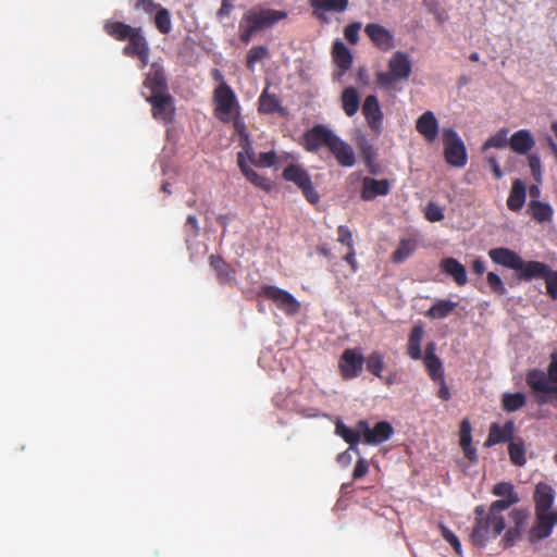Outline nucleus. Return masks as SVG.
<instances>
[{"mask_svg": "<svg viewBox=\"0 0 557 557\" xmlns=\"http://www.w3.org/2000/svg\"><path fill=\"white\" fill-rule=\"evenodd\" d=\"M286 16L285 11L267 9L260 5L249 9L239 21V40L248 45L257 33L271 28Z\"/></svg>", "mask_w": 557, "mask_h": 557, "instance_id": "nucleus-1", "label": "nucleus"}, {"mask_svg": "<svg viewBox=\"0 0 557 557\" xmlns=\"http://www.w3.org/2000/svg\"><path fill=\"white\" fill-rule=\"evenodd\" d=\"M475 523L471 533V542L474 546L484 547L491 539H496L506 528L502 512L485 511L483 505L474 508Z\"/></svg>", "mask_w": 557, "mask_h": 557, "instance_id": "nucleus-2", "label": "nucleus"}, {"mask_svg": "<svg viewBox=\"0 0 557 557\" xmlns=\"http://www.w3.org/2000/svg\"><path fill=\"white\" fill-rule=\"evenodd\" d=\"M388 71H380L375 74L377 86L384 90H393L399 82L409 79L412 65L409 55L403 51H396L388 61Z\"/></svg>", "mask_w": 557, "mask_h": 557, "instance_id": "nucleus-3", "label": "nucleus"}, {"mask_svg": "<svg viewBox=\"0 0 557 557\" xmlns=\"http://www.w3.org/2000/svg\"><path fill=\"white\" fill-rule=\"evenodd\" d=\"M213 103L214 115L223 123H230L233 114L240 111L236 95L225 81H222L214 89Z\"/></svg>", "mask_w": 557, "mask_h": 557, "instance_id": "nucleus-4", "label": "nucleus"}, {"mask_svg": "<svg viewBox=\"0 0 557 557\" xmlns=\"http://www.w3.org/2000/svg\"><path fill=\"white\" fill-rule=\"evenodd\" d=\"M442 139L446 162L455 168L465 166L467 164V150L458 133L451 127L443 128Z\"/></svg>", "mask_w": 557, "mask_h": 557, "instance_id": "nucleus-5", "label": "nucleus"}, {"mask_svg": "<svg viewBox=\"0 0 557 557\" xmlns=\"http://www.w3.org/2000/svg\"><path fill=\"white\" fill-rule=\"evenodd\" d=\"M282 177L287 182L294 183L302 191L307 201L312 205L319 202L320 195L312 184L311 176L301 165H287L282 173Z\"/></svg>", "mask_w": 557, "mask_h": 557, "instance_id": "nucleus-6", "label": "nucleus"}, {"mask_svg": "<svg viewBox=\"0 0 557 557\" xmlns=\"http://www.w3.org/2000/svg\"><path fill=\"white\" fill-rule=\"evenodd\" d=\"M258 296H263L273 301L280 310L288 315L296 314L300 309V304L289 292L274 285H262L258 292Z\"/></svg>", "mask_w": 557, "mask_h": 557, "instance_id": "nucleus-7", "label": "nucleus"}, {"mask_svg": "<svg viewBox=\"0 0 557 557\" xmlns=\"http://www.w3.org/2000/svg\"><path fill=\"white\" fill-rule=\"evenodd\" d=\"M151 104L152 117L164 124L172 123L175 115L173 97L169 94L150 95L146 98Z\"/></svg>", "mask_w": 557, "mask_h": 557, "instance_id": "nucleus-8", "label": "nucleus"}, {"mask_svg": "<svg viewBox=\"0 0 557 557\" xmlns=\"http://www.w3.org/2000/svg\"><path fill=\"white\" fill-rule=\"evenodd\" d=\"M335 133L323 124H315L305 132L302 146L308 152H317L322 147H329Z\"/></svg>", "mask_w": 557, "mask_h": 557, "instance_id": "nucleus-9", "label": "nucleus"}, {"mask_svg": "<svg viewBox=\"0 0 557 557\" xmlns=\"http://www.w3.org/2000/svg\"><path fill=\"white\" fill-rule=\"evenodd\" d=\"M363 363L364 357L358 349H345L338 362L341 376L344 380H351L359 376L362 372Z\"/></svg>", "mask_w": 557, "mask_h": 557, "instance_id": "nucleus-10", "label": "nucleus"}, {"mask_svg": "<svg viewBox=\"0 0 557 557\" xmlns=\"http://www.w3.org/2000/svg\"><path fill=\"white\" fill-rule=\"evenodd\" d=\"M358 426L360 428L363 443L368 445L384 443L389 440L394 432L391 423L386 421L377 422L371 428L367 420H360L358 421Z\"/></svg>", "mask_w": 557, "mask_h": 557, "instance_id": "nucleus-11", "label": "nucleus"}, {"mask_svg": "<svg viewBox=\"0 0 557 557\" xmlns=\"http://www.w3.org/2000/svg\"><path fill=\"white\" fill-rule=\"evenodd\" d=\"M557 525V510L535 512V524L529 532L531 543H536L548 537L554 527Z\"/></svg>", "mask_w": 557, "mask_h": 557, "instance_id": "nucleus-12", "label": "nucleus"}, {"mask_svg": "<svg viewBox=\"0 0 557 557\" xmlns=\"http://www.w3.org/2000/svg\"><path fill=\"white\" fill-rule=\"evenodd\" d=\"M525 382L535 395L537 403L545 404L548 401L546 396L550 394L552 382L543 370H529L525 376Z\"/></svg>", "mask_w": 557, "mask_h": 557, "instance_id": "nucleus-13", "label": "nucleus"}, {"mask_svg": "<svg viewBox=\"0 0 557 557\" xmlns=\"http://www.w3.org/2000/svg\"><path fill=\"white\" fill-rule=\"evenodd\" d=\"M492 493L495 496L504 497L491 504L493 513L503 512L510 506L520 502V497L510 482H499L495 484L492 488Z\"/></svg>", "mask_w": 557, "mask_h": 557, "instance_id": "nucleus-14", "label": "nucleus"}, {"mask_svg": "<svg viewBox=\"0 0 557 557\" xmlns=\"http://www.w3.org/2000/svg\"><path fill=\"white\" fill-rule=\"evenodd\" d=\"M364 33L373 46L383 52L389 51L395 47L393 33L379 23L367 24Z\"/></svg>", "mask_w": 557, "mask_h": 557, "instance_id": "nucleus-15", "label": "nucleus"}, {"mask_svg": "<svg viewBox=\"0 0 557 557\" xmlns=\"http://www.w3.org/2000/svg\"><path fill=\"white\" fill-rule=\"evenodd\" d=\"M327 149L333 154L337 163L345 168H351L356 163L354 148L335 134Z\"/></svg>", "mask_w": 557, "mask_h": 557, "instance_id": "nucleus-16", "label": "nucleus"}, {"mask_svg": "<svg viewBox=\"0 0 557 557\" xmlns=\"http://www.w3.org/2000/svg\"><path fill=\"white\" fill-rule=\"evenodd\" d=\"M362 114L368 126L375 133H380L383 124V112L376 96L369 95L366 97L362 108Z\"/></svg>", "mask_w": 557, "mask_h": 557, "instance_id": "nucleus-17", "label": "nucleus"}, {"mask_svg": "<svg viewBox=\"0 0 557 557\" xmlns=\"http://www.w3.org/2000/svg\"><path fill=\"white\" fill-rule=\"evenodd\" d=\"M144 86L150 89V95L168 92V81L162 65L159 63L151 64L150 71L144 81Z\"/></svg>", "mask_w": 557, "mask_h": 557, "instance_id": "nucleus-18", "label": "nucleus"}, {"mask_svg": "<svg viewBox=\"0 0 557 557\" xmlns=\"http://www.w3.org/2000/svg\"><path fill=\"white\" fill-rule=\"evenodd\" d=\"M389 190L391 182L388 180H375L367 176L362 180L361 199L370 201L377 196H386Z\"/></svg>", "mask_w": 557, "mask_h": 557, "instance_id": "nucleus-19", "label": "nucleus"}, {"mask_svg": "<svg viewBox=\"0 0 557 557\" xmlns=\"http://www.w3.org/2000/svg\"><path fill=\"white\" fill-rule=\"evenodd\" d=\"M436 345L433 342L428 343L423 357V363L426 372L433 382L442 380L444 376V369L441 359L435 355Z\"/></svg>", "mask_w": 557, "mask_h": 557, "instance_id": "nucleus-20", "label": "nucleus"}, {"mask_svg": "<svg viewBox=\"0 0 557 557\" xmlns=\"http://www.w3.org/2000/svg\"><path fill=\"white\" fill-rule=\"evenodd\" d=\"M417 132L428 141L433 143L438 135V122L432 111L422 113L416 122Z\"/></svg>", "mask_w": 557, "mask_h": 557, "instance_id": "nucleus-21", "label": "nucleus"}, {"mask_svg": "<svg viewBox=\"0 0 557 557\" xmlns=\"http://www.w3.org/2000/svg\"><path fill=\"white\" fill-rule=\"evenodd\" d=\"M533 499L535 504V512L552 511L555 500V491L549 484L540 482L535 486Z\"/></svg>", "mask_w": 557, "mask_h": 557, "instance_id": "nucleus-22", "label": "nucleus"}, {"mask_svg": "<svg viewBox=\"0 0 557 557\" xmlns=\"http://www.w3.org/2000/svg\"><path fill=\"white\" fill-rule=\"evenodd\" d=\"M515 434L513 421H507L504 426L498 423H492L488 431V436L484 442V447H492L499 443L511 441Z\"/></svg>", "mask_w": 557, "mask_h": 557, "instance_id": "nucleus-23", "label": "nucleus"}, {"mask_svg": "<svg viewBox=\"0 0 557 557\" xmlns=\"http://www.w3.org/2000/svg\"><path fill=\"white\" fill-rule=\"evenodd\" d=\"M493 262L517 271L522 264V258L509 248H494L488 251Z\"/></svg>", "mask_w": 557, "mask_h": 557, "instance_id": "nucleus-24", "label": "nucleus"}, {"mask_svg": "<svg viewBox=\"0 0 557 557\" xmlns=\"http://www.w3.org/2000/svg\"><path fill=\"white\" fill-rule=\"evenodd\" d=\"M440 268L442 272L453 277L458 286H463L468 282L467 270L462 263L453 257L444 258Z\"/></svg>", "mask_w": 557, "mask_h": 557, "instance_id": "nucleus-25", "label": "nucleus"}, {"mask_svg": "<svg viewBox=\"0 0 557 557\" xmlns=\"http://www.w3.org/2000/svg\"><path fill=\"white\" fill-rule=\"evenodd\" d=\"M237 164L244 174V176L253 184L256 187H259L265 191H270L272 188V184L270 180L258 174L252 168L247 164V160L243 152L237 153Z\"/></svg>", "mask_w": 557, "mask_h": 557, "instance_id": "nucleus-26", "label": "nucleus"}, {"mask_svg": "<svg viewBox=\"0 0 557 557\" xmlns=\"http://www.w3.org/2000/svg\"><path fill=\"white\" fill-rule=\"evenodd\" d=\"M550 267L540 261H524L522 259L521 267L517 270L519 278L522 281H531L534 278L545 280Z\"/></svg>", "mask_w": 557, "mask_h": 557, "instance_id": "nucleus-27", "label": "nucleus"}, {"mask_svg": "<svg viewBox=\"0 0 557 557\" xmlns=\"http://www.w3.org/2000/svg\"><path fill=\"white\" fill-rule=\"evenodd\" d=\"M349 0H310L311 7L314 9V14L320 21H326L322 12H345L348 8Z\"/></svg>", "mask_w": 557, "mask_h": 557, "instance_id": "nucleus-28", "label": "nucleus"}, {"mask_svg": "<svg viewBox=\"0 0 557 557\" xmlns=\"http://www.w3.org/2000/svg\"><path fill=\"white\" fill-rule=\"evenodd\" d=\"M535 145V140L528 129H520L513 133L509 139L510 148L519 154L528 153Z\"/></svg>", "mask_w": 557, "mask_h": 557, "instance_id": "nucleus-29", "label": "nucleus"}, {"mask_svg": "<svg viewBox=\"0 0 557 557\" xmlns=\"http://www.w3.org/2000/svg\"><path fill=\"white\" fill-rule=\"evenodd\" d=\"M332 55L335 64L341 70L339 75H343L351 67L352 54L344 42L336 40L333 44Z\"/></svg>", "mask_w": 557, "mask_h": 557, "instance_id": "nucleus-30", "label": "nucleus"}, {"mask_svg": "<svg viewBox=\"0 0 557 557\" xmlns=\"http://www.w3.org/2000/svg\"><path fill=\"white\" fill-rule=\"evenodd\" d=\"M104 32L112 38L119 41L127 40L137 27H133L128 24L119 21H107L103 25Z\"/></svg>", "mask_w": 557, "mask_h": 557, "instance_id": "nucleus-31", "label": "nucleus"}, {"mask_svg": "<svg viewBox=\"0 0 557 557\" xmlns=\"http://www.w3.org/2000/svg\"><path fill=\"white\" fill-rule=\"evenodd\" d=\"M128 44L123 48V54L129 58L149 49V44L143 35L141 27H137L136 32L127 39Z\"/></svg>", "mask_w": 557, "mask_h": 557, "instance_id": "nucleus-32", "label": "nucleus"}, {"mask_svg": "<svg viewBox=\"0 0 557 557\" xmlns=\"http://www.w3.org/2000/svg\"><path fill=\"white\" fill-rule=\"evenodd\" d=\"M424 336L422 325H414L408 336L407 355L412 360H420L422 358L421 343Z\"/></svg>", "mask_w": 557, "mask_h": 557, "instance_id": "nucleus-33", "label": "nucleus"}, {"mask_svg": "<svg viewBox=\"0 0 557 557\" xmlns=\"http://www.w3.org/2000/svg\"><path fill=\"white\" fill-rule=\"evenodd\" d=\"M525 201V185L521 180H515L507 199V207L511 211H519Z\"/></svg>", "mask_w": 557, "mask_h": 557, "instance_id": "nucleus-34", "label": "nucleus"}, {"mask_svg": "<svg viewBox=\"0 0 557 557\" xmlns=\"http://www.w3.org/2000/svg\"><path fill=\"white\" fill-rule=\"evenodd\" d=\"M418 247L416 238H400L397 249L392 253L391 260L394 263H403L407 258L413 255Z\"/></svg>", "mask_w": 557, "mask_h": 557, "instance_id": "nucleus-35", "label": "nucleus"}, {"mask_svg": "<svg viewBox=\"0 0 557 557\" xmlns=\"http://www.w3.org/2000/svg\"><path fill=\"white\" fill-rule=\"evenodd\" d=\"M342 106L347 116H352L357 113L360 107V98L355 87H347L342 94Z\"/></svg>", "mask_w": 557, "mask_h": 557, "instance_id": "nucleus-36", "label": "nucleus"}, {"mask_svg": "<svg viewBox=\"0 0 557 557\" xmlns=\"http://www.w3.org/2000/svg\"><path fill=\"white\" fill-rule=\"evenodd\" d=\"M335 432L337 435H339L347 444H349L350 448L357 449V445L360 442V438L362 436L360 428L358 426V423L356 424V429H350L346 426L342 421H337L335 425Z\"/></svg>", "mask_w": 557, "mask_h": 557, "instance_id": "nucleus-37", "label": "nucleus"}, {"mask_svg": "<svg viewBox=\"0 0 557 557\" xmlns=\"http://www.w3.org/2000/svg\"><path fill=\"white\" fill-rule=\"evenodd\" d=\"M210 265L216 272L218 278L221 283L228 282L233 278L234 272L231 270L230 264H227L221 256L211 255Z\"/></svg>", "mask_w": 557, "mask_h": 557, "instance_id": "nucleus-38", "label": "nucleus"}, {"mask_svg": "<svg viewBox=\"0 0 557 557\" xmlns=\"http://www.w3.org/2000/svg\"><path fill=\"white\" fill-rule=\"evenodd\" d=\"M527 403L525 395L523 393H505L502 396V407L507 412H513L522 407Z\"/></svg>", "mask_w": 557, "mask_h": 557, "instance_id": "nucleus-39", "label": "nucleus"}, {"mask_svg": "<svg viewBox=\"0 0 557 557\" xmlns=\"http://www.w3.org/2000/svg\"><path fill=\"white\" fill-rule=\"evenodd\" d=\"M530 211L532 218L539 223L548 222L553 218L552 207L548 203H544L539 200H532L530 202Z\"/></svg>", "mask_w": 557, "mask_h": 557, "instance_id": "nucleus-40", "label": "nucleus"}, {"mask_svg": "<svg viewBox=\"0 0 557 557\" xmlns=\"http://www.w3.org/2000/svg\"><path fill=\"white\" fill-rule=\"evenodd\" d=\"M366 367L368 372L373 374L379 379H383V369H384V356L381 351L374 350L367 358H364Z\"/></svg>", "mask_w": 557, "mask_h": 557, "instance_id": "nucleus-41", "label": "nucleus"}, {"mask_svg": "<svg viewBox=\"0 0 557 557\" xmlns=\"http://www.w3.org/2000/svg\"><path fill=\"white\" fill-rule=\"evenodd\" d=\"M457 304L450 300H438L428 310L426 315L431 319H444L448 317Z\"/></svg>", "mask_w": 557, "mask_h": 557, "instance_id": "nucleus-42", "label": "nucleus"}, {"mask_svg": "<svg viewBox=\"0 0 557 557\" xmlns=\"http://www.w3.org/2000/svg\"><path fill=\"white\" fill-rule=\"evenodd\" d=\"M508 454L510 461L515 466L521 467L525 465V446L522 440H519L517 442H510L508 446Z\"/></svg>", "mask_w": 557, "mask_h": 557, "instance_id": "nucleus-43", "label": "nucleus"}, {"mask_svg": "<svg viewBox=\"0 0 557 557\" xmlns=\"http://www.w3.org/2000/svg\"><path fill=\"white\" fill-rule=\"evenodd\" d=\"M269 57V49L265 46L251 47L246 55V66L248 70L253 71L256 63Z\"/></svg>", "mask_w": 557, "mask_h": 557, "instance_id": "nucleus-44", "label": "nucleus"}, {"mask_svg": "<svg viewBox=\"0 0 557 557\" xmlns=\"http://www.w3.org/2000/svg\"><path fill=\"white\" fill-rule=\"evenodd\" d=\"M154 25L157 29L163 34L168 35L172 30V20L171 14L168 9L159 8L154 15Z\"/></svg>", "mask_w": 557, "mask_h": 557, "instance_id": "nucleus-45", "label": "nucleus"}, {"mask_svg": "<svg viewBox=\"0 0 557 557\" xmlns=\"http://www.w3.org/2000/svg\"><path fill=\"white\" fill-rule=\"evenodd\" d=\"M280 101L275 95L263 91L259 98V112L270 114L278 111Z\"/></svg>", "mask_w": 557, "mask_h": 557, "instance_id": "nucleus-46", "label": "nucleus"}, {"mask_svg": "<svg viewBox=\"0 0 557 557\" xmlns=\"http://www.w3.org/2000/svg\"><path fill=\"white\" fill-rule=\"evenodd\" d=\"M508 133L507 128L499 129L483 144L482 149L485 151L490 148L503 149L507 147L509 145Z\"/></svg>", "mask_w": 557, "mask_h": 557, "instance_id": "nucleus-47", "label": "nucleus"}, {"mask_svg": "<svg viewBox=\"0 0 557 557\" xmlns=\"http://www.w3.org/2000/svg\"><path fill=\"white\" fill-rule=\"evenodd\" d=\"M530 517V512L527 509L515 508L509 512V519L513 523V529H518L520 531L524 530V527Z\"/></svg>", "mask_w": 557, "mask_h": 557, "instance_id": "nucleus-48", "label": "nucleus"}, {"mask_svg": "<svg viewBox=\"0 0 557 557\" xmlns=\"http://www.w3.org/2000/svg\"><path fill=\"white\" fill-rule=\"evenodd\" d=\"M252 164L259 168H271L276 163V153L275 151L269 152H260L258 156H252V158H248Z\"/></svg>", "mask_w": 557, "mask_h": 557, "instance_id": "nucleus-49", "label": "nucleus"}, {"mask_svg": "<svg viewBox=\"0 0 557 557\" xmlns=\"http://www.w3.org/2000/svg\"><path fill=\"white\" fill-rule=\"evenodd\" d=\"M199 231L200 227L197 216L194 214L188 215L184 225L185 240L188 243L195 239L199 235Z\"/></svg>", "mask_w": 557, "mask_h": 557, "instance_id": "nucleus-50", "label": "nucleus"}, {"mask_svg": "<svg viewBox=\"0 0 557 557\" xmlns=\"http://www.w3.org/2000/svg\"><path fill=\"white\" fill-rule=\"evenodd\" d=\"M472 428L471 423L468 419H463L460 422L459 426V445L460 447L471 446L472 445Z\"/></svg>", "mask_w": 557, "mask_h": 557, "instance_id": "nucleus-51", "label": "nucleus"}, {"mask_svg": "<svg viewBox=\"0 0 557 557\" xmlns=\"http://www.w3.org/2000/svg\"><path fill=\"white\" fill-rule=\"evenodd\" d=\"M362 27L361 22H352L345 26L344 37L350 45H357L359 41V32Z\"/></svg>", "mask_w": 557, "mask_h": 557, "instance_id": "nucleus-52", "label": "nucleus"}, {"mask_svg": "<svg viewBox=\"0 0 557 557\" xmlns=\"http://www.w3.org/2000/svg\"><path fill=\"white\" fill-rule=\"evenodd\" d=\"M440 530L443 539L453 546L456 554L461 555V543L459 539L443 523L440 524Z\"/></svg>", "mask_w": 557, "mask_h": 557, "instance_id": "nucleus-53", "label": "nucleus"}, {"mask_svg": "<svg viewBox=\"0 0 557 557\" xmlns=\"http://www.w3.org/2000/svg\"><path fill=\"white\" fill-rule=\"evenodd\" d=\"M424 214L425 219L430 222H440L444 219L442 208L433 201L426 205Z\"/></svg>", "mask_w": 557, "mask_h": 557, "instance_id": "nucleus-54", "label": "nucleus"}, {"mask_svg": "<svg viewBox=\"0 0 557 557\" xmlns=\"http://www.w3.org/2000/svg\"><path fill=\"white\" fill-rule=\"evenodd\" d=\"M546 290L548 296L553 300H557V271L549 269L548 274L545 277Z\"/></svg>", "mask_w": 557, "mask_h": 557, "instance_id": "nucleus-55", "label": "nucleus"}, {"mask_svg": "<svg viewBox=\"0 0 557 557\" xmlns=\"http://www.w3.org/2000/svg\"><path fill=\"white\" fill-rule=\"evenodd\" d=\"M487 283H488V286L490 288L498 294V295H505L506 294V288L504 286V283L502 281V278L499 277L498 274L494 273V272H488L487 273Z\"/></svg>", "mask_w": 557, "mask_h": 557, "instance_id": "nucleus-56", "label": "nucleus"}, {"mask_svg": "<svg viewBox=\"0 0 557 557\" xmlns=\"http://www.w3.org/2000/svg\"><path fill=\"white\" fill-rule=\"evenodd\" d=\"M337 240L348 248L354 247L352 234L348 226L339 225L337 228Z\"/></svg>", "mask_w": 557, "mask_h": 557, "instance_id": "nucleus-57", "label": "nucleus"}, {"mask_svg": "<svg viewBox=\"0 0 557 557\" xmlns=\"http://www.w3.org/2000/svg\"><path fill=\"white\" fill-rule=\"evenodd\" d=\"M522 532L518 529L509 528L503 537L505 547L512 546L521 537Z\"/></svg>", "mask_w": 557, "mask_h": 557, "instance_id": "nucleus-58", "label": "nucleus"}, {"mask_svg": "<svg viewBox=\"0 0 557 557\" xmlns=\"http://www.w3.org/2000/svg\"><path fill=\"white\" fill-rule=\"evenodd\" d=\"M232 120H233V127H234V129H235V133H236L239 137H242V136H244V135L248 134L247 128H246V125H245V122H244V120L242 119V116H240V112H239V111H237V112H235V113L233 114Z\"/></svg>", "mask_w": 557, "mask_h": 557, "instance_id": "nucleus-59", "label": "nucleus"}, {"mask_svg": "<svg viewBox=\"0 0 557 557\" xmlns=\"http://www.w3.org/2000/svg\"><path fill=\"white\" fill-rule=\"evenodd\" d=\"M239 146L243 148L244 151H242L246 158H252L255 156V150L251 145V140L249 137V134H246L242 137H239Z\"/></svg>", "mask_w": 557, "mask_h": 557, "instance_id": "nucleus-60", "label": "nucleus"}, {"mask_svg": "<svg viewBox=\"0 0 557 557\" xmlns=\"http://www.w3.org/2000/svg\"><path fill=\"white\" fill-rule=\"evenodd\" d=\"M368 462L363 458H359L352 472L354 480L363 478L368 473Z\"/></svg>", "mask_w": 557, "mask_h": 557, "instance_id": "nucleus-61", "label": "nucleus"}, {"mask_svg": "<svg viewBox=\"0 0 557 557\" xmlns=\"http://www.w3.org/2000/svg\"><path fill=\"white\" fill-rule=\"evenodd\" d=\"M234 0H222L221 7L219 11L216 12V17L219 20H223L224 17H228L231 12L234 9Z\"/></svg>", "mask_w": 557, "mask_h": 557, "instance_id": "nucleus-62", "label": "nucleus"}, {"mask_svg": "<svg viewBox=\"0 0 557 557\" xmlns=\"http://www.w3.org/2000/svg\"><path fill=\"white\" fill-rule=\"evenodd\" d=\"M158 4L152 0H137L135 3L136 10H143L145 13L151 14L154 10L158 9Z\"/></svg>", "mask_w": 557, "mask_h": 557, "instance_id": "nucleus-63", "label": "nucleus"}, {"mask_svg": "<svg viewBox=\"0 0 557 557\" xmlns=\"http://www.w3.org/2000/svg\"><path fill=\"white\" fill-rule=\"evenodd\" d=\"M546 374L552 383L557 382V352H553L550 355V361Z\"/></svg>", "mask_w": 557, "mask_h": 557, "instance_id": "nucleus-64", "label": "nucleus"}]
</instances>
